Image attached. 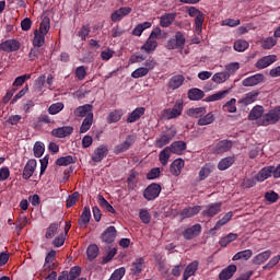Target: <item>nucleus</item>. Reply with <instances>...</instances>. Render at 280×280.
<instances>
[{
	"label": "nucleus",
	"instance_id": "11",
	"mask_svg": "<svg viewBox=\"0 0 280 280\" xmlns=\"http://www.w3.org/2000/svg\"><path fill=\"white\" fill-rule=\"evenodd\" d=\"M36 165L37 163L34 159H31L26 162L22 173V178L24 180H30V178L34 176V173L36 172Z\"/></svg>",
	"mask_w": 280,
	"mask_h": 280
},
{
	"label": "nucleus",
	"instance_id": "42",
	"mask_svg": "<svg viewBox=\"0 0 280 280\" xmlns=\"http://www.w3.org/2000/svg\"><path fill=\"white\" fill-rule=\"evenodd\" d=\"M233 163H235V156L223 158L218 163V170H220V172H224L225 170H229Z\"/></svg>",
	"mask_w": 280,
	"mask_h": 280
},
{
	"label": "nucleus",
	"instance_id": "32",
	"mask_svg": "<svg viewBox=\"0 0 280 280\" xmlns=\"http://www.w3.org/2000/svg\"><path fill=\"white\" fill-rule=\"evenodd\" d=\"M54 259H56V250H50L45 258V264H44L45 272H51V270H54V267L56 266L54 264Z\"/></svg>",
	"mask_w": 280,
	"mask_h": 280
},
{
	"label": "nucleus",
	"instance_id": "37",
	"mask_svg": "<svg viewBox=\"0 0 280 280\" xmlns=\"http://www.w3.org/2000/svg\"><path fill=\"white\" fill-rule=\"evenodd\" d=\"M232 218H233V212L225 213V215L215 223V225L210 230V232L214 233V231L222 229V226L231 222Z\"/></svg>",
	"mask_w": 280,
	"mask_h": 280
},
{
	"label": "nucleus",
	"instance_id": "10",
	"mask_svg": "<svg viewBox=\"0 0 280 280\" xmlns=\"http://www.w3.org/2000/svg\"><path fill=\"white\" fill-rule=\"evenodd\" d=\"M200 233H202V225H200L199 223H196L195 225L187 228L183 232V237L184 240L190 241V240H194L195 237H198Z\"/></svg>",
	"mask_w": 280,
	"mask_h": 280
},
{
	"label": "nucleus",
	"instance_id": "40",
	"mask_svg": "<svg viewBox=\"0 0 280 280\" xmlns=\"http://www.w3.org/2000/svg\"><path fill=\"white\" fill-rule=\"evenodd\" d=\"M250 257H253V249H245V250H241L238 253H236L233 257H232V261H248V259H250Z\"/></svg>",
	"mask_w": 280,
	"mask_h": 280
},
{
	"label": "nucleus",
	"instance_id": "9",
	"mask_svg": "<svg viewBox=\"0 0 280 280\" xmlns=\"http://www.w3.org/2000/svg\"><path fill=\"white\" fill-rule=\"evenodd\" d=\"M101 240L105 244H113L117 240V229L113 225L108 226L102 234Z\"/></svg>",
	"mask_w": 280,
	"mask_h": 280
},
{
	"label": "nucleus",
	"instance_id": "51",
	"mask_svg": "<svg viewBox=\"0 0 280 280\" xmlns=\"http://www.w3.org/2000/svg\"><path fill=\"white\" fill-rule=\"evenodd\" d=\"M229 78V73H226L225 71L217 72L212 77V82H214L215 84H224V82H226Z\"/></svg>",
	"mask_w": 280,
	"mask_h": 280
},
{
	"label": "nucleus",
	"instance_id": "18",
	"mask_svg": "<svg viewBox=\"0 0 280 280\" xmlns=\"http://www.w3.org/2000/svg\"><path fill=\"white\" fill-rule=\"evenodd\" d=\"M231 148H233V142L231 140H221L215 144L213 152L214 154H224V152H229Z\"/></svg>",
	"mask_w": 280,
	"mask_h": 280
},
{
	"label": "nucleus",
	"instance_id": "12",
	"mask_svg": "<svg viewBox=\"0 0 280 280\" xmlns=\"http://www.w3.org/2000/svg\"><path fill=\"white\" fill-rule=\"evenodd\" d=\"M106 156H108V147L102 144L94 150L92 161L93 163H102Z\"/></svg>",
	"mask_w": 280,
	"mask_h": 280
},
{
	"label": "nucleus",
	"instance_id": "47",
	"mask_svg": "<svg viewBox=\"0 0 280 280\" xmlns=\"http://www.w3.org/2000/svg\"><path fill=\"white\" fill-rule=\"evenodd\" d=\"M98 205L102 207V209H105V211H108V213H117L115 208L104 198L102 195L98 196Z\"/></svg>",
	"mask_w": 280,
	"mask_h": 280
},
{
	"label": "nucleus",
	"instance_id": "27",
	"mask_svg": "<svg viewBox=\"0 0 280 280\" xmlns=\"http://www.w3.org/2000/svg\"><path fill=\"white\" fill-rule=\"evenodd\" d=\"M235 272H237V266L230 265L219 273V279L229 280L235 275Z\"/></svg>",
	"mask_w": 280,
	"mask_h": 280
},
{
	"label": "nucleus",
	"instance_id": "63",
	"mask_svg": "<svg viewBox=\"0 0 280 280\" xmlns=\"http://www.w3.org/2000/svg\"><path fill=\"white\" fill-rule=\"evenodd\" d=\"M124 275H126V268L120 267L118 269H116L112 276L109 277L108 280H120L124 279Z\"/></svg>",
	"mask_w": 280,
	"mask_h": 280
},
{
	"label": "nucleus",
	"instance_id": "57",
	"mask_svg": "<svg viewBox=\"0 0 280 280\" xmlns=\"http://www.w3.org/2000/svg\"><path fill=\"white\" fill-rule=\"evenodd\" d=\"M33 152H34V156H36V159H40V156H43V154H45V143L35 142V144L33 147Z\"/></svg>",
	"mask_w": 280,
	"mask_h": 280
},
{
	"label": "nucleus",
	"instance_id": "1",
	"mask_svg": "<svg viewBox=\"0 0 280 280\" xmlns=\"http://www.w3.org/2000/svg\"><path fill=\"white\" fill-rule=\"evenodd\" d=\"M280 121V106H276L264 114L259 120V126H272Z\"/></svg>",
	"mask_w": 280,
	"mask_h": 280
},
{
	"label": "nucleus",
	"instance_id": "64",
	"mask_svg": "<svg viewBox=\"0 0 280 280\" xmlns=\"http://www.w3.org/2000/svg\"><path fill=\"white\" fill-rule=\"evenodd\" d=\"M139 218L143 224H150L152 220V215H150V212H148L145 209L140 210Z\"/></svg>",
	"mask_w": 280,
	"mask_h": 280
},
{
	"label": "nucleus",
	"instance_id": "2",
	"mask_svg": "<svg viewBox=\"0 0 280 280\" xmlns=\"http://www.w3.org/2000/svg\"><path fill=\"white\" fill-rule=\"evenodd\" d=\"M185 35L183 32L178 31L173 38L167 40L166 47L167 49H179L183 51V49H185Z\"/></svg>",
	"mask_w": 280,
	"mask_h": 280
},
{
	"label": "nucleus",
	"instance_id": "26",
	"mask_svg": "<svg viewBox=\"0 0 280 280\" xmlns=\"http://www.w3.org/2000/svg\"><path fill=\"white\" fill-rule=\"evenodd\" d=\"M90 113H93V105L85 104L83 106H79L73 110L74 117H86V115H90Z\"/></svg>",
	"mask_w": 280,
	"mask_h": 280
},
{
	"label": "nucleus",
	"instance_id": "59",
	"mask_svg": "<svg viewBox=\"0 0 280 280\" xmlns=\"http://www.w3.org/2000/svg\"><path fill=\"white\" fill-rule=\"evenodd\" d=\"M203 23H205V13H201L200 15H197V18H195V32L197 34L202 33Z\"/></svg>",
	"mask_w": 280,
	"mask_h": 280
},
{
	"label": "nucleus",
	"instance_id": "21",
	"mask_svg": "<svg viewBox=\"0 0 280 280\" xmlns=\"http://www.w3.org/2000/svg\"><path fill=\"white\" fill-rule=\"evenodd\" d=\"M145 115V107H137L127 117V124H135Z\"/></svg>",
	"mask_w": 280,
	"mask_h": 280
},
{
	"label": "nucleus",
	"instance_id": "14",
	"mask_svg": "<svg viewBox=\"0 0 280 280\" xmlns=\"http://www.w3.org/2000/svg\"><path fill=\"white\" fill-rule=\"evenodd\" d=\"M275 166H265L256 174V180L258 183H264V180H268L271 176H275Z\"/></svg>",
	"mask_w": 280,
	"mask_h": 280
},
{
	"label": "nucleus",
	"instance_id": "58",
	"mask_svg": "<svg viewBox=\"0 0 280 280\" xmlns=\"http://www.w3.org/2000/svg\"><path fill=\"white\" fill-rule=\"evenodd\" d=\"M50 27L51 26L49 18H44L40 22L38 33L47 36V33L49 32Z\"/></svg>",
	"mask_w": 280,
	"mask_h": 280
},
{
	"label": "nucleus",
	"instance_id": "8",
	"mask_svg": "<svg viewBox=\"0 0 280 280\" xmlns=\"http://www.w3.org/2000/svg\"><path fill=\"white\" fill-rule=\"evenodd\" d=\"M180 115H183V102L180 101L176 102L173 108L164 110L165 119H176V117H180Z\"/></svg>",
	"mask_w": 280,
	"mask_h": 280
},
{
	"label": "nucleus",
	"instance_id": "30",
	"mask_svg": "<svg viewBox=\"0 0 280 280\" xmlns=\"http://www.w3.org/2000/svg\"><path fill=\"white\" fill-rule=\"evenodd\" d=\"M186 115L194 119H200L202 116L207 115V107H191L186 112Z\"/></svg>",
	"mask_w": 280,
	"mask_h": 280
},
{
	"label": "nucleus",
	"instance_id": "34",
	"mask_svg": "<svg viewBox=\"0 0 280 280\" xmlns=\"http://www.w3.org/2000/svg\"><path fill=\"white\" fill-rule=\"evenodd\" d=\"M264 117V106L256 105L252 108L248 114L249 121H256V119H261Z\"/></svg>",
	"mask_w": 280,
	"mask_h": 280
},
{
	"label": "nucleus",
	"instance_id": "44",
	"mask_svg": "<svg viewBox=\"0 0 280 280\" xmlns=\"http://www.w3.org/2000/svg\"><path fill=\"white\" fill-rule=\"evenodd\" d=\"M73 163H75V158H73V155H66L56 160V165L59 167H67L68 165H73Z\"/></svg>",
	"mask_w": 280,
	"mask_h": 280
},
{
	"label": "nucleus",
	"instance_id": "3",
	"mask_svg": "<svg viewBox=\"0 0 280 280\" xmlns=\"http://www.w3.org/2000/svg\"><path fill=\"white\" fill-rule=\"evenodd\" d=\"M176 128L172 127L167 129V131L162 133L160 138L155 140V148H165V145L170 144L172 142V139L176 137Z\"/></svg>",
	"mask_w": 280,
	"mask_h": 280
},
{
	"label": "nucleus",
	"instance_id": "62",
	"mask_svg": "<svg viewBox=\"0 0 280 280\" xmlns=\"http://www.w3.org/2000/svg\"><path fill=\"white\" fill-rule=\"evenodd\" d=\"M237 71H240L238 62H232V63L225 66V73L229 74V78H231V75H235V73H237Z\"/></svg>",
	"mask_w": 280,
	"mask_h": 280
},
{
	"label": "nucleus",
	"instance_id": "20",
	"mask_svg": "<svg viewBox=\"0 0 280 280\" xmlns=\"http://www.w3.org/2000/svg\"><path fill=\"white\" fill-rule=\"evenodd\" d=\"M184 82L185 77L183 74H176L168 80L167 86L171 91H176V89H180L183 86Z\"/></svg>",
	"mask_w": 280,
	"mask_h": 280
},
{
	"label": "nucleus",
	"instance_id": "56",
	"mask_svg": "<svg viewBox=\"0 0 280 280\" xmlns=\"http://www.w3.org/2000/svg\"><path fill=\"white\" fill-rule=\"evenodd\" d=\"M262 49H272L275 45H277V38L275 37H266L260 40Z\"/></svg>",
	"mask_w": 280,
	"mask_h": 280
},
{
	"label": "nucleus",
	"instance_id": "54",
	"mask_svg": "<svg viewBox=\"0 0 280 280\" xmlns=\"http://www.w3.org/2000/svg\"><path fill=\"white\" fill-rule=\"evenodd\" d=\"M45 34L35 31L33 39L34 47H43L45 45Z\"/></svg>",
	"mask_w": 280,
	"mask_h": 280
},
{
	"label": "nucleus",
	"instance_id": "4",
	"mask_svg": "<svg viewBox=\"0 0 280 280\" xmlns=\"http://www.w3.org/2000/svg\"><path fill=\"white\" fill-rule=\"evenodd\" d=\"M161 189L159 184L152 183L144 189L143 198L149 201L156 200V198L161 196Z\"/></svg>",
	"mask_w": 280,
	"mask_h": 280
},
{
	"label": "nucleus",
	"instance_id": "17",
	"mask_svg": "<svg viewBox=\"0 0 280 280\" xmlns=\"http://www.w3.org/2000/svg\"><path fill=\"white\" fill-rule=\"evenodd\" d=\"M200 211H202V206L186 207L179 212V215L182 220H187V218H194V215H198Z\"/></svg>",
	"mask_w": 280,
	"mask_h": 280
},
{
	"label": "nucleus",
	"instance_id": "48",
	"mask_svg": "<svg viewBox=\"0 0 280 280\" xmlns=\"http://www.w3.org/2000/svg\"><path fill=\"white\" fill-rule=\"evenodd\" d=\"M150 27H152V23L143 22L141 24H138L133 28L132 34H133V36H141L143 34V32H145V30H150Z\"/></svg>",
	"mask_w": 280,
	"mask_h": 280
},
{
	"label": "nucleus",
	"instance_id": "29",
	"mask_svg": "<svg viewBox=\"0 0 280 280\" xmlns=\"http://www.w3.org/2000/svg\"><path fill=\"white\" fill-rule=\"evenodd\" d=\"M213 170H215V166L213 164H205L199 171V180H207V178L211 176Z\"/></svg>",
	"mask_w": 280,
	"mask_h": 280
},
{
	"label": "nucleus",
	"instance_id": "61",
	"mask_svg": "<svg viewBox=\"0 0 280 280\" xmlns=\"http://www.w3.org/2000/svg\"><path fill=\"white\" fill-rule=\"evenodd\" d=\"M65 104L63 103H54L49 106L48 113L49 115H58L61 110H63Z\"/></svg>",
	"mask_w": 280,
	"mask_h": 280
},
{
	"label": "nucleus",
	"instance_id": "15",
	"mask_svg": "<svg viewBox=\"0 0 280 280\" xmlns=\"http://www.w3.org/2000/svg\"><path fill=\"white\" fill-rule=\"evenodd\" d=\"M277 60V55H269L265 56L260 59H258L255 63L256 69H268L270 65H275V61Z\"/></svg>",
	"mask_w": 280,
	"mask_h": 280
},
{
	"label": "nucleus",
	"instance_id": "31",
	"mask_svg": "<svg viewBox=\"0 0 280 280\" xmlns=\"http://www.w3.org/2000/svg\"><path fill=\"white\" fill-rule=\"evenodd\" d=\"M257 97H259V91H252L238 101V104H244V106H249V104H254V102H257Z\"/></svg>",
	"mask_w": 280,
	"mask_h": 280
},
{
	"label": "nucleus",
	"instance_id": "35",
	"mask_svg": "<svg viewBox=\"0 0 280 280\" xmlns=\"http://www.w3.org/2000/svg\"><path fill=\"white\" fill-rule=\"evenodd\" d=\"M143 264H145V259L143 257L137 258L132 264H131V272L132 275H136V277H139L141 272H143Z\"/></svg>",
	"mask_w": 280,
	"mask_h": 280
},
{
	"label": "nucleus",
	"instance_id": "22",
	"mask_svg": "<svg viewBox=\"0 0 280 280\" xmlns=\"http://www.w3.org/2000/svg\"><path fill=\"white\" fill-rule=\"evenodd\" d=\"M89 222H91V208L85 206L79 219V226L81 229H86V226H89Z\"/></svg>",
	"mask_w": 280,
	"mask_h": 280
},
{
	"label": "nucleus",
	"instance_id": "38",
	"mask_svg": "<svg viewBox=\"0 0 280 280\" xmlns=\"http://www.w3.org/2000/svg\"><path fill=\"white\" fill-rule=\"evenodd\" d=\"M176 21V13H165L160 18L161 27H170Z\"/></svg>",
	"mask_w": 280,
	"mask_h": 280
},
{
	"label": "nucleus",
	"instance_id": "33",
	"mask_svg": "<svg viewBox=\"0 0 280 280\" xmlns=\"http://www.w3.org/2000/svg\"><path fill=\"white\" fill-rule=\"evenodd\" d=\"M184 167L185 161H183V159H177L171 164V174H173V176H180V172H183Z\"/></svg>",
	"mask_w": 280,
	"mask_h": 280
},
{
	"label": "nucleus",
	"instance_id": "7",
	"mask_svg": "<svg viewBox=\"0 0 280 280\" xmlns=\"http://www.w3.org/2000/svg\"><path fill=\"white\" fill-rule=\"evenodd\" d=\"M21 49V43L16 39H7L0 43V51H5L7 54H12Z\"/></svg>",
	"mask_w": 280,
	"mask_h": 280
},
{
	"label": "nucleus",
	"instance_id": "53",
	"mask_svg": "<svg viewBox=\"0 0 280 280\" xmlns=\"http://www.w3.org/2000/svg\"><path fill=\"white\" fill-rule=\"evenodd\" d=\"M171 153L172 151L170 150L168 147H166L160 152L159 159L162 165H167V163H170Z\"/></svg>",
	"mask_w": 280,
	"mask_h": 280
},
{
	"label": "nucleus",
	"instance_id": "46",
	"mask_svg": "<svg viewBox=\"0 0 280 280\" xmlns=\"http://www.w3.org/2000/svg\"><path fill=\"white\" fill-rule=\"evenodd\" d=\"M63 272L67 280H77L78 277L82 275V268L75 266V267H72L69 272L68 271H63Z\"/></svg>",
	"mask_w": 280,
	"mask_h": 280
},
{
	"label": "nucleus",
	"instance_id": "28",
	"mask_svg": "<svg viewBox=\"0 0 280 280\" xmlns=\"http://www.w3.org/2000/svg\"><path fill=\"white\" fill-rule=\"evenodd\" d=\"M188 100H190V102H200V100H202L205 97V91L198 89V88H192L190 90H188Z\"/></svg>",
	"mask_w": 280,
	"mask_h": 280
},
{
	"label": "nucleus",
	"instance_id": "6",
	"mask_svg": "<svg viewBox=\"0 0 280 280\" xmlns=\"http://www.w3.org/2000/svg\"><path fill=\"white\" fill-rule=\"evenodd\" d=\"M222 212V202H214V203H209L205 206V209L201 212V215L203 218H215L218 213Z\"/></svg>",
	"mask_w": 280,
	"mask_h": 280
},
{
	"label": "nucleus",
	"instance_id": "49",
	"mask_svg": "<svg viewBox=\"0 0 280 280\" xmlns=\"http://www.w3.org/2000/svg\"><path fill=\"white\" fill-rule=\"evenodd\" d=\"M236 104H237V100L231 98L223 105L222 109L224 110V113H237Z\"/></svg>",
	"mask_w": 280,
	"mask_h": 280
},
{
	"label": "nucleus",
	"instance_id": "13",
	"mask_svg": "<svg viewBox=\"0 0 280 280\" xmlns=\"http://www.w3.org/2000/svg\"><path fill=\"white\" fill-rule=\"evenodd\" d=\"M132 12L130 7H121L118 10L114 11L110 15L113 23H119L125 16H128Z\"/></svg>",
	"mask_w": 280,
	"mask_h": 280
},
{
	"label": "nucleus",
	"instance_id": "24",
	"mask_svg": "<svg viewBox=\"0 0 280 280\" xmlns=\"http://www.w3.org/2000/svg\"><path fill=\"white\" fill-rule=\"evenodd\" d=\"M199 262L198 260H195L187 265V267L184 270L183 280H189V277H194L198 270Z\"/></svg>",
	"mask_w": 280,
	"mask_h": 280
},
{
	"label": "nucleus",
	"instance_id": "55",
	"mask_svg": "<svg viewBox=\"0 0 280 280\" xmlns=\"http://www.w3.org/2000/svg\"><path fill=\"white\" fill-rule=\"evenodd\" d=\"M248 47H250V44H248V42H246V39H237L234 43V50L242 52V51H246V49H248Z\"/></svg>",
	"mask_w": 280,
	"mask_h": 280
},
{
	"label": "nucleus",
	"instance_id": "25",
	"mask_svg": "<svg viewBox=\"0 0 280 280\" xmlns=\"http://www.w3.org/2000/svg\"><path fill=\"white\" fill-rule=\"evenodd\" d=\"M172 154H183L187 150V143L185 141H174L170 147Z\"/></svg>",
	"mask_w": 280,
	"mask_h": 280
},
{
	"label": "nucleus",
	"instance_id": "36",
	"mask_svg": "<svg viewBox=\"0 0 280 280\" xmlns=\"http://www.w3.org/2000/svg\"><path fill=\"white\" fill-rule=\"evenodd\" d=\"M93 117H94L93 113H90L83 119L81 127H80L81 135H84V132H89V130H91V126H93Z\"/></svg>",
	"mask_w": 280,
	"mask_h": 280
},
{
	"label": "nucleus",
	"instance_id": "43",
	"mask_svg": "<svg viewBox=\"0 0 280 280\" xmlns=\"http://www.w3.org/2000/svg\"><path fill=\"white\" fill-rule=\"evenodd\" d=\"M229 93H231L230 89L219 91V92L208 96L206 98V102H220V100H224V97H226V95H229Z\"/></svg>",
	"mask_w": 280,
	"mask_h": 280
},
{
	"label": "nucleus",
	"instance_id": "45",
	"mask_svg": "<svg viewBox=\"0 0 280 280\" xmlns=\"http://www.w3.org/2000/svg\"><path fill=\"white\" fill-rule=\"evenodd\" d=\"M156 47H159V43L156 42V39H152V37H149L144 45L141 46V51L150 54V51H154Z\"/></svg>",
	"mask_w": 280,
	"mask_h": 280
},
{
	"label": "nucleus",
	"instance_id": "19",
	"mask_svg": "<svg viewBox=\"0 0 280 280\" xmlns=\"http://www.w3.org/2000/svg\"><path fill=\"white\" fill-rule=\"evenodd\" d=\"M264 82V74L257 73L250 77H247L243 80V86H257V84H261Z\"/></svg>",
	"mask_w": 280,
	"mask_h": 280
},
{
	"label": "nucleus",
	"instance_id": "60",
	"mask_svg": "<svg viewBox=\"0 0 280 280\" xmlns=\"http://www.w3.org/2000/svg\"><path fill=\"white\" fill-rule=\"evenodd\" d=\"M150 72L144 67L137 68L132 73L131 78L139 80V78H145Z\"/></svg>",
	"mask_w": 280,
	"mask_h": 280
},
{
	"label": "nucleus",
	"instance_id": "16",
	"mask_svg": "<svg viewBox=\"0 0 280 280\" xmlns=\"http://www.w3.org/2000/svg\"><path fill=\"white\" fill-rule=\"evenodd\" d=\"M52 137L57 139H65L71 135H73V127L71 126H63L51 130Z\"/></svg>",
	"mask_w": 280,
	"mask_h": 280
},
{
	"label": "nucleus",
	"instance_id": "52",
	"mask_svg": "<svg viewBox=\"0 0 280 280\" xmlns=\"http://www.w3.org/2000/svg\"><path fill=\"white\" fill-rule=\"evenodd\" d=\"M32 79V74H22L13 81V89H19V86H23L27 80Z\"/></svg>",
	"mask_w": 280,
	"mask_h": 280
},
{
	"label": "nucleus",
	"instance_id": "39",
	"mask_svg": "<svg viewBox=\"0 0 280 280\" xmlns=\"http://www.w3.org/2000/svg\"><path fill=\"white\" fill-rule=\"evenodd\" d=\"M124 117V109H114L107 115V124H117Z\"/></svg>",
	"mask_w": 280,
	"mask_h": 280
},
{
	"label": "nucleus",
	"instance_id": "41",
	"mask_svg": "<svg viewBox=\"0 0 280 280\" xmlns=\"http://www.w3.org/2000/svg\"><path fill=\"white\" fill-rule=\"evenodd\" d=\"M215 121V115L213 112L206 113L200 119L197 121V126H211Z\"/></svg>",
	"mask_w": 280,
	"mask_h": 280
},
{
	"label": "nucleus",
	"instance_id": "23",
	"mask_svg": "<svg viewBox=\"0 0 280 280\" xmlns=\"http://www.w3.org/2000/svg\"><path fill=\"white\" fill-rule=\"evenodd\" d=\"M271 255H272V252L270 249H268V250H265V252L256 255L252 261L255 266H261V264H266V261H268V259H270Z\"/></svg>",
	"mask_w": 280,
	"mask_h": 280
},
{
	"label": "nucleus",
	"instance_id": "50",
	"mask_svg": "<svg viewBox=\"0 0 280 280\" xmlns=\"http://www.w3.org/2000/svg\"><path fill=\"white\" fill-rule=\"evenodd\" d=\"M88 259L90 261H93V259H96V257L100 255V247L97 245L92 244L86 249Z\"/></svg>",
	"mask_w": 280,
	"mask_h": 280
},
{
	"label": "nucleus",
	"instance_id": "5",
	"mask_svg": "<svg viewBox=\"0 0 280 280\" xmlns=\"http://www.w3.org/2000/svg\"><path fill=\"white\" fill-rule=\"evenodd\" d=\"M136 141H137V136L135 135L127 136L126 140L122 143L117 144L115 147L114 154H122V152H128V149L132 148Z\"/></svg>",
	"mask_w": 280,
	"mask_h": 280
}]
</instances>
